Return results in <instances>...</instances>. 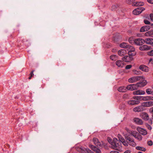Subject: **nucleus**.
<instances>
[{
    "mask_svg": "<svg viewBox=\"0 0 153 153\" xmlns=\"http://www.w3.org/2000/svg\"><path fill=\"white\" fill-rule=\"evenodd\" d=\"M108 141L111 145L112 148L115 150H118L121 147V143L117 139L114 138L113 140L110 139L109 137H108Z\"/></svg>",
    "mask_w": 153,
    "mask_h": 153,
    "instance_id": "obj_1",
    "label": "nucleus"
},
{
    "mask_svg": "<svg viewBox=\"0 0 153 153\" xmlns=\"http://www.w3.org/2000/svg\"><path fill=\"white\" fill-rule=\"evenodd\" d=\"M125 138L126 140H124L122 142L124 146H128L129 145L133 147H135L136 146V143L133 139L130 138L129 136H125Z\"/></svg>",
    "mask_w": 153,
    "mask_h": 153,
    "instance_id": "obj_2",
    "label": "nucleus"
},
{
    "mask_svg": "<svg viewBox=\"0 0 153 153\" xmlns=\"http://www.w3.org/2000/svg\"><path fill=\"white\" fill-rule=\"evenodd\" d=\"M126 49L128 51V54L129 56H133L136 55V53L135 51V48L133 46L128 45Z\"/></svg>",
    "mask_w": 153,
    "mask_h": 153,
    "instance_id": "obj_3",
    "label": "nucleus"
},
{
    "mask_svg": "<svg viewBox=\"0 0 153 153\" xmlns=\"http://www.w3.org/2000/svg\"><path fill=\"white\" fill-rule=\"evenodd\" d=\"M93 141L95 145L98 148H102L105 146V143L102 141L101 142L99 141L98 139L94 138L93 139Z\"/></svg>",
    "mask_w": 153,
    "mask_h": 153,
    "instance_id": "obj_4",
    "label": "nucleus"
},
{
    "mask_svg": "<svg viewBox=\"0 0 153 153\" xmlns=\"http://www.w3.org/2000/svg\"><path fill=\"white\" fill-rule=\"evenodd\" d=\"M144 8L141 7H137L133 11V13L135 15H138L141 13L142 12L145 10Z\"/></svg>",
    "mask_w": 153,
    "mask_h": 153,
    "instance_id": "obj_5",
    "label": "nucleus"
},
{
    "mask_svg": "<svg viewBox=\"0 0 153 153\" xmlns=\"http://www.w3.org/2000/svg\"><path fill=\"white\" fill-rule=\"evenodd\" d=\"M141 78V77L139 76L132 77L128 79V81L130 83H133L140 80Z\"/></svg>",
    "mask_w": 153,
    "mask_h": 153,
    "instance_id": "obj_6",
    "label": "nucleus"
},
{
    "mask_svg": "<svg viewBox=\"0 0 153 153\" xmlns=\"http://www.w3.org/2000/svg\"><path fill=\"white\" fill-rule=\"evenodd\" d=\"M127 89L128 90L133 91L138 89V86L136 84H131L127 86Z\"/></svg>",
    "mask_w": 153,
    "mask_h": 153,
    "instance_id": "obj_7",
    "label": "nucleus"
},
{
    "mask_svg": "<svg viewBox=\"0 0 153 153\" xmlns=\"http://www.w3.org/2000/svg\"><path fill=\"white\" fill-rule=\"evenodd\" d=\"M135 44L137 45H142L144 43V39L140 38L135 39Z\"/></svg>",
    "mask_w": 153,
    "mask_h": 153,
    "instance_id": "obj_8",
    "label": "nucleus"
},
{
    "mask_svg": "<svg viewBox=\"0 0 153 153\" xmlns=\"http://www.w3.org/2000/svg\"><path fill=\"white\" fill-rule=\"evenodd\" d=\"M133 58L131 56H126L122 58V59L124 61L126 62H130L133 60Z\"/></svg>",
    "mask_w": 153,
    "mask_h": 153,
    "instance_id": "obj_9",
    "label": "nucleus"
},
{
    "mask_svg": "<svg viewBox=\"0 0 153 153\" xmlns=\"http://www.w3.org/2000/svg\"><path fill=\"white\" fill-rule=\"evenodd\" d=\"M145 109V108H144L141 104V105L134 108H133V111L135 112H138L143 111Z\"/></svg>",
    "mask_w": 153,
    "mask_h": 153,
    "instance_id": "obj_10",
    "label": "nucleus"
},
{
    "mask_svg": "<svg viewBox=\"0 0 153 153\" xmlns=\"http://www.w3.org/2000/svg\"><path fill=\"white\" fill-rule=\"evenodd\" d=\"M142 105L144 108L151 107L153 106V101L145 102L142 103Z\"/></svg>",
    "mask_w": 153,
    "mask_h": 153,
    "instance_id": "obj_11",
    "label": "nucleus"
},
{
    "mask_svg": "<svg viewBox=\"0 0 153 153\" xmlns=\"http://www.w3.org/2000/svg\"><path fill=\"white\" fill-rule=\"evenodd\" d=\"M137 130L142 135H145L147 134V132L146 130L144 128L140 127H138L137 128Z\"/></svg>",
    "mask_w": 153,
    "mask_h": 153,
    "instance_id": "obj_12",
    "label": "nucleus"
},
{
    "mask_svg": "<svg viewBox=\"0 0 153 153\" xmlns=\"http://www.w3.org/2000/svg\"><path fill=\"white\" fill-rule=\"evenodd\" d=\"M147 83L146 80H143L136 83L138 86V89L139 87H142L145 86Z\"/></svg>",
    "mask_w": 153,
    "mask_h": 153,
    "instance_id": "obj_13",
    "label": "nucleus"
},
{
    "mask_svg": "<svg viewBox=\"0 0 153 153\" xmlns=\"http://www.w3.org/2000/svg\"><path fill=\"white\" fill-rule=\"evenodd\" d=\"M151 47L146 45H144L139 47V49L142 51H148L151 49Z\"/></svg>",
    "mask_w": 153,
    "mask_h": 153,
    "instance_id": "obj_14",
    "label": "nucleus"
},
{
    "mask_svg": "<svg viewBox=\"0 0 153 153\" xmlns=\"http://www.w3.org/2000/svg\"><path fill=\"white\" fill-rule=\"evenodd\" d=\"M89 146L95 152L97 153H101L100 150L96 146L91 144L89 145Z\"/></svg>",
    "mask_w": 153,
    "mask_h": 153,
    "instance_id": "obj_15",
    "label": "nucleus"
},
{
    "mask_svg": "<svg viewBox=\"0 0 153 153\" xmlns=\"http://www.w3.org/2000/svg\"><path fill=\"white\" fill-rule=\"evenodd\" d=\"M139 69L145 72H148L149 71L148 67L143 65H140L139 67Z\"/></svg>",
    "mask_w": 153,
    "mask_h": 153,
    "instance_id": "obj_16",
    "label": "nucleus"
},
{
    "mask_svg": "<svg viewBox=\"0 0 153 153\" xmlns=\"http://www.w3.org/2000/svg\"><path fill=\"white\" fill-rule=\"evenodd\" d=\"M144 40V42H145L146 44L152 45L153 43V39L148 38L145 39Z\"/></svg>",
    "mask_w": 153,
    "mask_h": 153,
    "instance_id": "obj_17",
    "label": "nucleus"
},
{
    "mask_svg": "<svg viewBox=\"0 0 153 153\" xmlns=\"http://www.w3.org/2000/svg\"><path fill=\"white\" fill-rule=\"evenodd\" d=\"M145 93L144 91L140 90L135 91L133 92V94L134 95H143Z\"/></svg>",
    "mask_w": 153,
    "mask_h": 153,
    "instance_id": "obj_18",
    "label": "nucleus"
},
{
    "mask_svg": "<svg viewBox=\"0 0 153 153\" xmlns=\"http://www.w3.org/2000/svg\"><path fill=\"white\" fill-rule=\"evenodd\" d=\"M150 27L148 25H146L143 26L140 28V32H144L146 31L149 30Z\"/></svg>",
    "mask_w": 153,
    "mask_h": 153,
    "instance_id": "obj_19",
    "label": "nucleus"
},
{
    "mask_svg": "<svg viewBox=\"0 0 153 153\" xmlns=\"http://www.w3.org/2000/svg\"><path fill=\"white\" fill-rule=\"evenodd\" d=\"M134 121L136 124L138 125H141L143 123L142 120L138 118H134Z\"/></svg>",
    "mask_w": 153,
    "mask_h": 153,
    "instance_id": "obj_20",
    "label": "nucleus"
},
{
    "mask_svg": "<svg viewBox=\"0 0 153 153\" xmlns=\"http://www.w3.org/2000/svg\"><path fill=\"white\" fill-rule=\"evenodd\" d=\"M127 53L126 51L124 49L120 50L118 51V54L120 56H124Z\"/></svg>",
    "mask_w": 153,
    "mask_h": 153,
    "instance_id": "obj_21",
    "label": "nucleus"
},
{
    "mask_svg": "<svg viewBox=\"0 0 153 153\" xmlns=\"http://www.w3.org/2000/svg\"><path fill=\"white\" fill-rule=\"evenodd\" d=\"M144 4V3L142 1L134 2L133 3L132 6L140 7L143 6Z\"/></svg>",
    "mask_w": 153,
    "mask_h": 153,
    "instance_id": "obj_22",
    "label": "nucleus"
},
{
    "mask_svg": "<svg viewBox=\"0 0 153 153\" xmlns=\"http://www.w3.org/2000/svg\"><path fill=\"white\" fill-rule=\"evenodd\" d=\"M116 64L119 67H123L124 65L123 62L121 60L117 61L116 62Z\"/></svg>",
    "mask_w": 153,
    "mask_h": 153,
    "instance_id": "obj_23",
    "label": "nucleus"
},
{
    "mask_svg": "<svg viewBox=\"0 0 153 153\" xmlns=\"http://www.w3.org/2000/svg\"><path fill=\"white\" fill-rule=\"evenodd\" d=\"M142 117L144 120H147L149 119V116L148 114L146 112L142 113Z\"/></svg>",
    "mask_w": 153,
    "mask_h": 153,
    "instance_id": "obj_24",
    "label": "nucleus"
},
{
    "mask_svg": "<svg viewBox=\"0 0 153 153\" xmlns=\"http://www.w3.org/2000/svg\"><path fill=\"white\" fill-rule=\"evenodd\" d=\"M141 100L143 101H148L150 100H153V97L150 96H142Z\"/></svg>",
    "mask_w": 153,
    "mask_h": 153,
    "instance_id": "obj_25",
    "label": "nucleus"
},
{
    "mask_svg": "<svg viewBox=\"0 0 153 153\" xmlns=\"http://www.w3.org/2000/svg\"><path fill=\"white\" fill-rule=\"evenodd\" d=\"M127 90V87H125L124 86H122L119 87L118 89V91L122 92H126Z\"/></svg>",
    "mask_w": 153,
    "mask_h": 153,
    "instance_id": "obj_26",
    "label": "nucleus"
},
{
    "mask_svg": "<svg viewBox=\"0 0 153 153\" xmlns=\"http://www.w3.org/2000/svg\"><path fill=\"white\" fill-rule=\"evenodd\" d=\"M145 35L147 36L153 37V30H151L145 33Z\"/></svg>",
    "mask_w": 153,
    "mask_h": 153,
    "instance_id": "obj_27",
    "label": "nucleus"
},
{
    "mask_svg": "<svg viewBox=\"0 0 153 153\" xmlns=\"http://www.w3.org/2000/svg\"><path fill=\"white\" fill-rule=\"evenodd\" d=\"M128 45L127 43L123 42L120 44V47L122 48H126V49L127 47L128 46Z\"/></svg>",
    "mask_w": 153,
    "mask_h": 153,
    "instance_id": "obj_28",
    "label": "nucleus"
},
{
    "mask_svg": "<svg viewBox=\"0 0 153 153\" xmlns=\"http://www.w3.org/2000/svg\"><path fill=\"white\" fill-rule=\"evenodd\" d=\"M128 42L131 44H135V39L132 37H130L128 39Z\"/></svg>",
    "mask_w": 153,
    "mask_h": 153,
    "instance_id": "obj_29",
    "label": "nucleus"
},
{
    "mask_svg": "<svg viewBox=\"0 0 153 153\" xmlns=\"http://www.w3.org/2000/svg\"><path fill=\"white\" fill-rule=\"evenodd\" d=\"M131 134L132 136L135 137L137 136V135H138V133L136 131H131Z\"/></svg>",
    "mask_w": 153,
    "mask_h": 153,
    "instance_id": "obj_30",
    "label": "nucleus"
},
{
    "mask_svg": "<svg viewBox=\"0 0 153 153\" xmlns=\"http://www.w3.org/2000/svg\"><path fill=\"white\" fill-rule=\"evenodd\" d=\"M146 92L148 94H152L153 91L151 89L147 88L146 89Z\"/></svg>",
    "mask_w": 153,
    "mask_h": 153,
    "instance_id": "obj_31",
    "label": "nucleus"
},
{
    "mask_svg": "<svg viewBox=\"0 0 153 153\" xmlns=\"http://www.w3.org/2000/svg\"><path fill=\"white\" fill-rule=\"evenodd\" d=\"M136 149L137 150H141L144 152L146 150L145 148L139 146L136 147Z\"/></svg>",
    "mask_w": 153,
    "mask_h": 153,
    "instance_id": "obj_32",
    "label": "nucleus"
},
{
    "mask_svg": "<svg viewBox=\"0 0 153 153\" xmlns=\"http://www.w3.org/2000/svg\"><path fill=\"white\" fill-rule=\"evenodd\" d=\"M137 136L135 138L138 140L140 141L142 140V136L140 135L139 133L138 134V135H137Z\"/></svg>",
    "mask_w": 153,
    "mask_h": 153,
    "instance_id": "obj_33",
    "label": "nucleus"
},
{
    "mask_svg": "<svg viewBox=\"0 0 153 153\" xmlns=\"http://www.w3.org/2000/svg\"><path fill=\"white\" fill-rule=\"evenodd\" d=\"M118 137L119 139V141H120L121 143L125 140L124 138L120 134H118Z\"/></svg>",
    "mask_w": 153,
    "mask_h": 153,
    "instance_id": "obj_34",
    "label": "nucleus"
},
{
    "mask_svg": "<svg viewBox=\"0 0 153 153\" xmlns=\"http://www.w3.org/2000/svg\"><path fill=\"white\" fill-rule=\"evenodd\" d=\"M142 96H134L133 97V98L135 100H141Z\"/></svg>",
    "mask_w": 153,
    "mask_h": 153,
    "instance_id": "obj_35",
    "label": "nucleus"
},
{
    "mask_svg": "<svg viewBox=\"0 0 153 153\" xmlns=\"http://www.w3.org/2000/svg\"><path fill=\"white\" fill-rule=\"evenodd\" d=\"M110 58L112 60H115L117 58V56L115 55H111L110 56Z\"/></svg>",
    "mask_w": 153,
    "mask_h": 153,
    "instance_id": "obj_36",
    "label": "nucleus"
},
{
    "mask_svg": "<svg viewBox=\"0 0 153 153\" xmlns=\"http://www.w3.org/2000/svg\"><path fill=\"white\" fill-rule=\"evenodd\" d=\"M133 72L134 74L137 75L140 74L142 73L141 72L137 70H134Z\"/></svg>",
    "mask_w": 153,
    "mask_h": 153,
    "instance_id": "obj_37",
    "label": "nucleus"
},
{
    "mask_svg": "<svg viewBox=\"0 0 153 153\" xmlns=\"http://www.w3.org/2000/svg\"><path fill=\"white\" fill-rule=\"evenodd\" d=\"M147 54L150 56H153V50L147 52Z\"/></svg>",
    "mask_w": 153,
    "mask_h": 153,
    "instance_id": "obj_38",
    "label": "nucleus"
},
{
    "mask_svg": "<svg viewBox=\"0 0 153 153\" xmlns=\"http://www.w3.org/2000/svg\"><path fill=\"white\" fill-rule=\"evenodd\" d=\"M145 126L149 130H151L152 129V127L148 123H146Z\"/></svg>",
    "mask_w": 153,
    "mask_h": 153,
    "instance_id": "obj_39",
    "label": "nucleus"
},
{
    "mask_svg": "<svg viewBox=\"0 0 153 153\" xmlns=\"http://www.w3.org/2000/svg\"><path fill=\"white\" fill-rule=\"evenodd\" d=\"M144 22L145 24L146 25H150L151 23L150 22L147 20L145 19L144 20Z\"/></svg>",
    "mask_w": 153,
    "mask_h": 153,
    "instance_id": "obj_40",
    "label": "nucleus"
},
{
    "mask_svg": "<svg viewBox=\"0 0 153 153\" xmlns=\"http://www.w3.org/2000/svg\"><path fill=\"white\" fill-rule=\"evenodd\" d=\"M128 103L129 105H134L133 100H131L128 101Z\"/></svg>",
    "mask_w": 153,
    "mask_h": 153,
    "instance_id": "obj_41",
    "label": "nucleus"
},
{
    "mask_svg": "<svg viewBox=\"0 0 153 153\" xmlns=\"http://www.w3.org/2000/svg\"><path fill=\"white\" fill-rule=\"evenodd\" d=\"M131 67L132 65H127L126 66L125 69H128L131 68Z\"/></svg>",
    "mask_w": 153,
    "mask_h": 153,
    "instance_id": "obj_42",
    "label": "nucleus"
},
{
    "mask_svg": "<svg viewBox=\"0 0 153 153\" xmlns=\"http://www.w3.org/2000/svg\"><path fill=\"white\" fill-rule=\"evenodd\" d=\"M85 150L88 153H94L88 148H86Z\"/></svg>",
    "mask_w": 153,
    "mask_h": 153,
    "instance_id": "obj_43",
    "label": "nucleus"
},
{
    "mask_svg": "<svg viewBox=\"0 0 153 153\" xmlns=\"http://www.w3.org/2000/svg\"><path fill=\"white\" fill-rule=\"evenodd\" d=\"M134 104H138L140 103V102L138 100H133Z\"/></svg>",
    "mask_w": 153,
    "mask_h": 153,
    "instance_id": "obj_44",
    "label": "nucleus"
},
{
    "mask_svg": "<svg viewBox=\"0 0 153 153\" xmlns=\"http://www.w3.org/2000/svg\"><path fill=\"white\" fill-rule=\"evenodd\" d=\"M117 5H113L112 6V9H111L112 10H114L116 8H117Z\"/></svg>",
    "mask_w": 153,
    "mask_h": 153,
    "instance_id": "obj_45",
    "label": "nucleus"
},
{
    "mask_svg": "<svg viewBox=\"0 0 153 153\" xmlns=\"http://www.w3.org/2000/svg\"><path fill=\"white\" fill-rule=\"evenodd\" d=\"M148 145L150 146H151L153 144L152 142L150 140L148 142Z\"/></svg>",
    "mask_w": 153,
    "mask_h": 153,
    "instance_id": "obj_46",
    "label": "nucleus"
},
{
    "mask_svg": "<svg viewBox=\"0 0 153 153\" xmlns=\"http://www.w3.org/2000/svg\"><path fill=\"white\" fill-rule=\"evenodd\" d=\"M150 16L151 20L153 22V13H151L150 15Z\"/></svg>",
    "mask_w": 153,
    "mask_h": 153,
    "instance_id": "obj_47",
    "label": "nucleus"
},
{
    "mask_svg": "<svg viewBox=\"0 0 153 153\" xmlns=\"http://www.w3.org/2000/svg\"><path fill=\"white\" fill-rule=\"evenodd\" d=\"M149 111L151 113H153V107L149 109Z\"/></svg>",
    "mask_w": 153,
    "mask_h": 153,
    "instance_id": "obj_48",
    "label": "nucleus"
},
{
    "mask_svg": "<svg viewBox=\"0 0 153 153\" xmlns=\"http://www.w3.org/2000/svg\"><path fill=\"white\" fill-rule=\"evenodd\" d=\"M34 71V70H33L30 73V75L31 76H33V75H34V74H33V72Z\"/></svg>",
    "mask_w": 153,
    "mask_h": 153,
    "instance_id": "obj_49",
    "label": "nucleus"
},
{
    "mask_svg": "<svg viewBox=\"0 0 153 153\" xmlns=\"http://www.w3.org/2000/svg\"><path fill=\"white\" fill-rule=\"evenodd\" d=\"M147 1L151 4H153V0H147Z\"/></svg>",
    "mask_w": 153,
    "mask_h": 153,
    "instance_id": "obj_50",
    "label": "nucleus"
},
{
    "mask_svg": "<svg viewBox=\"0 0 153 153\" xmlns=\"http://www.w3.org/2000/svg\"><path fill=\"white\" fill-rule=\"evenodd\" d=\"M110 153H119V152L116 151H111Z\"/></svg>",
    "mask_w": 153,
    "mask_h": 153,
    "instance_id": "obj_51",
    "label": "nucleus"
},
{
    "mask_svg": "<svg viewBox=\"0 0 153 153\" xmlns=\"http://www.w3.org/2000/svg\"><path fill=\"white\" fill-rule=\"evenodd\" d=\"M149 123L150 124L152 125V120L151 119H150L149 120Z\"/></svg>",
    "mask_w": 153,
    "mask_h": 153,
    "instance_id": "obj_52",
    "label": "nucleus"
},
{
    "mask_svg": "<svg viewBox=\"0 0 153 153\" xmlns=\"http://www.w3.org/2000/svg\"><path fill=\"white\" fill-rule=\"evenodd\" d=\"M131 151L129 150H127L124 153H130Z\"/></svg>",
    "mask_w": 153,
    "mask_h": 153,
    "instance_id": "obj_53",
    "label": "nucleus"
},
{
    "mask_svg": "<svg viewBox=\"0 0 153 153\" xmlns=\"http://www.w3.org/2000/svg\"><path fill=\"white\" fill-rule=\"evenodd\" d=\"M149 62H152V63L153 64L152 62H153V60H152V59H150L149 60Z\"/></svg>",
    "mask_w": 153,
    "mask_h": 153,
    "instance_id": "obj_54",
    "label": "nucleus"
},
{
    "mask_svg": "<svg viewBox=\"0 0 153 153\" xmlns=\"http://www.w3.org/2000/svg\"><path fill=\"white\" fill-rule=\"evenodd\" d=\"M150 25L151 27L153 28V23H151Z\"/></svg>",
    "mask_w": 153,
    "mask_h": 153,
    "instance_id": "obj_55",
    "label": "nucleus"
},
{
    "mask_svg": "<svg viewBox=\"0 0 153 153\" xmlns=\"http://www.w3.org/2000/svg\"><path fill=\"white\" fill-rule=\"evenodd\" d=\"M32 77V76L30 75V76H29V77L28 78L29 79H30Z\"/></svg>",
    "mask_w": 153,
    "mask_h": 153,
    "instance_id": "obj_56",
    "label": "nucleus"
},
{
    "mask_svg": "<svg viewBox=\"0 0 153 153\" xmlns=\"http://www.w3.org/2000/svg\"><path fill=\"white\" fill-rule=\"evenodd\" d=\"M138 153H142V152H138Z\"/></svg>",
    "mask_w": 153,
    "mask_h": 153,
    "instance_id": "obj_57",
    "label": "nucleus"
},
{
    "mask_svg": "<svg viewBox=\"0 0 153 153\" xmlns=\"http://www.w3.org/2000/svg\"><path fill=\"white\" fill-rule=\"evenodd\" d=\"M126 128V130L127 131V130H128V129H127V128Z\"/></svg>",
    "mask_w": 153,
    "mask_h": 153,
    "instance_id": "obj_58",
    "label": "nucleus"
},
{
    "mask_svg": "<svg viewBox=\"0 0 153 153\" xmlns=\"http://www.w3.org/2000/svg\"><path fill=\"white\" fill-rule=\"evenodd\" d=\"M152 45L153 46V43Z\"/></svg>",
    "mask_w": 153,
    "mask_h": 153,
    "instance_id": "obj_59",
    "label": "nucleus"
},
{
    "mask_svg": "<svg viewBox=\"0 0 153 153\" xmlns=\"http://www.w3.org/2000/svg\"><path fill=\"white\" fill-rule=\"evenodd\" d=\"M152 117H153V116H152Z\"/></svg>",
    "mask_w": 153,
    "mask_h": 153,
    "instance_id": "obj_60",
    "label": "nucleus"
}]
</instances>
